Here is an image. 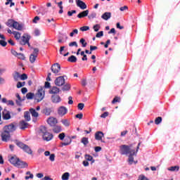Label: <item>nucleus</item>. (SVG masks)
<instances>
[{
	"label": "nucleus",
	"instance_id": "nucleus-1",
	"mask_svg": "<svg viewBox=\"0 0 180 180\" xmlns=\"http://www.w3.org/2000/svg\"><path fill=\"white\" fill-rule=\"evenodd\" d=\"M140 144H141V143H139L138 146L136 147V149L133 148L132 145H122L120 147V154H122V155H128V162L130 165L134 163L137 164V162L134 161V157H136V155H137V152L139 151V148H140Z\"/></svg>",
	"mask_w": 180,
	"mask_h": 180
},
{
	"label": "nucleus",
	"instance_id": "nucleus-2",
	"mask_svg": "<svg viewBox=\"0 0 180 180\" xmlns=\"http://www.w3.org/2000/svg\"><path fill=\"white\" fill-rule=\"evenodd\" d=\"M39 134L42 136L44 141H51V140H53V135L47 131L45 127H40Z\"/></svg>",
	"mask_w": 180,
	"mask_h": 180
},
{
	"label": "nucleus",
	"instance_id": "nucleus-3",
	"mask_svg": "<svg viewBox=\"0 0 180 180\" xmlns=\"http://www.w3.org/2000/svg\"><path fill=\"white\" fill-rule=\"evenodd\" d=\"M15 144L18 146V147L23 150L25 153H27V154H33V152L32 151V149H30V147H29V146L18 141H15Z\"/></svg>",
	"mask_w": 180,
	"mask_h": 180
},
{
	"label": "nucleus",
	"instance_id": "nucleus-4",
	"mask_svg": "<svg viewBox=\"0 0 180 180\" xmlns=\"http://www.w3.org/2000/svg\"><path fill=\"white\" fill-rule=\"evenodd\" d=\"M30 39H32V37H30L29 34H24L21 37L20 44H21V46H26V44H27V46L30 47V43H29Z\"/></svg>",
	"mask_w": 180,
	"mask_h": 180
},
{
	"label": "nucleus",
	"instance_id": "nucleus-5",
	"mask_svg": "<svg viewBox=\"0 0 180 180\" xmlns=\"http://www.w3.org/2000/svg\"><path fill=\"white\" fill-rule=\"evenodd\" d=\"M44 88L41 87L38 89L37 94L35 95V99L37 101V102H41L43 99H44Z\"/></svg>",
	"mask_w": 180,
	"mask_h": 180
},
{
	"label": "nucleus",
	"instance_id": "nucleus-6",
	"mask_svg": "<svg viewBox=\"0 0 180 180\" xmlns=\"http://www.w3.org/2000/svg\"><path fill=\"white\" fill-rule=\"evenodd\" d=\"M54 84L56 86H63L65 84V79L63 76H59L55 79Z\"/></svg>",
	"mask_w": 180,
	"mask_h": 180
},
{
	"label": "nucleus",
	"instance_id": "nucleus-7",
	"mask_svg": "<svg viewBox=\"0 0 180 180\" xmlns=\"http://www.w3.org/2000/svg\"><path fill=\"white\" fill-rule=\"evenodd\" d=\"M51 70L53 74L57 75L60 71H61V66L58 63H54L51 68Z\"/></svg>",
	"mask_w": 180,
	"mask_h": 180
},
{
	"label": "nucleus",
	"instance_id": "nucleus-8",
	"mask_svg": "<svg viewBox=\"0 0 180 180\" xmlns=\"http://www.w3.org/2000/svg\"><path fill=\"white\" fill-rule=\"evenodd\" d=\"M1 137L2 141H5V142L9 141V139H11V134L4 130V131L1 134Z\"/></svg>",
	"mask_w": 180,
	"mask_h": 180
},
{
	"label": "nucleus",
	"instance_id": "nucleus-9",
	"mask_svg": "<svg viewBox=\"0 0 180 180\" xmlns=\"http://www.w3.org/2000/svg\"><path fill=\"white\" fill-rule=\"evenodd\" d=\"M4 131H7L8 133L11 134L12 131H15L16 130V128L15 127V125L13 124H11L9 125L5 126L4 128Z\"/></svg>",
	"mask_w": 180,
	"mask_h": 180
},
{
	"label": "nucleus",
	"instance_id": "nucleus-10",
	"mask_svg": "<svg viewBox=\"0 0 180 180\" xmlns=\"http://www.w3.org/2000/svg\"><path fill=\"white\" fill-rule=\"evenodd\" d=\"M13 29H15V30H20L22 31L23 29H25V26L23 24H20L17 21H14V23L13 24Z\"/></svg>",
	"mask_w": 180,
	"mask_h": 180
},
{
	"label": "nucleus",
	"instance_id": "nucleus-11",
	"mask_svg": "<svg viewBox=\"0 0 180 180\" xmlns=\"http://www.w3.org/2000/svg\"><path fill=\"white\" fill-rule=\"evenodd\" d=\"M47 123L48 124H50L51 126L53 127V126H56L57 123H58V121L57 120V118L53 117H50L47 120Z\"/></svg>",
	"mask_w": 180,
	"mask_h": 180
},
{
	"label": "nucleus",
	"instance_id": "nucleus-12",
	"mask_svg": "<svg viewBox=\"0 0 180 180\" xmlns=\"http://www.w3.org/2000/svg\"><path fill=\"white\" fill-rule=\"evenodd\" d=\"M17 168H27L29 167V165L26 162H23L19 159L16 166Z\"/></svg>",
	"mask_w": 180,
	"mask_h": 180
},
{
	"label": "nucleus",
	"instance_id": "nucleus-13",
	"mask_svg": "<svg viewBox=\"0 0 180 180\" xmlns=\"http://www.w3.org/2000/svg\"><path fill=\"white\" fill-rule=\"evenodd\" d=\"M67 112H68V110L64 106L60 107L58 110V113L60 115V116H64L67 115Z\"/></svg>",
	"mask_w": 180,
	"mask_h": 180
},
{
	"label": "nucleus",
	"instance_id": "nucleus-14",
	"mask_svg": "<svg viewBox=\"0 0 180 180\" xmlns=\"http://www.w3.org/2000/svg\"><path fill=\"white\" fill-rule=\"evenodd\" d=\"M76 4L78 8H80V9H86L87 6L85 2L81 1V0H76Z\"/></svg>",
	"mask_w": 180,
	"mask_h": 180
},
{
	"label": "nucleus",
	"instance_id": "nucleus-15",
	"mask_svg": "<svg viewBox=\"0 0 180 180\" xmlns=\"http://www.w3.org/2000/svg\"><path fill=\"white\" fill-rule=\"evenodd\" d=\"M2 117L4 120H9V119H11V112L7 110H4Z\"/></svg>",
	"mask_w": 180,
	"mask_h": 180
},
{
	"label": "nucleus",
	"instance_id": "nucleus-16",
	"mask_svg": "<svg viewBox=\"0 0 180 180\" xmlns=\"http://www.w3.org/2000/svg\"><path fill=\"white\" fill-rule=\"evenodd\" d=\"M19 158L16 156H12L8 161L11 162V164H12L13 165H14V167H16V165H18V162H19Z\"/></svg>",
	"mask_w": 180,
	"mask_h": 180
},
{
	"label": "nucleus",
	"instance_id": "nucleus-17",
	"mask_svg": "<svg viewBox=\"0 0 180 180\" xmlns=\"http://www.w3.org/2000/svg\"><path fill=\"white\" fill-rule=\"evenodd\" d=\"M112 18V13L110 12H105L101 15V18H103V20H109Z\"/></svg>",
	"mask_w": 180,
	"mask_h": 180
},
{
	"label": "nucleus",
	"instance_id": "nucleus-18",
	"mask_svg": "<svg viewBox=\"0 0 180 180\" xmlns=\"http://www.w3.org/2000/svg\"><path fill=\"white\" fill-rule=\"evenodd\" d=\"M51 101L53 103H59L61 102V98L58 95H53L51 96Z\"/></svg>",
	"mask_w": 180,
	"mask_h": 180
},
{
	"label": "nucleus",
	"instance_id": "nucleus-19",
	"mask_svg": "<svg viewBox=\"0 0 180 180\" xmlns=\"http://www.w3.org/2000/svg\"><path fill=\"white\" fill-rule=\"evenodd\" d=\"M89 13V11L86 10L79 13L77 15V18H79V19H82V18H85L86 16H88Z\"/></svg>",
	"mask_w": 180,
	"mask_h": 180
},
{
	"label": "nucleus",
	"instance_id": "nucleus-20",
	"mask_svg": "<svg viewBox=\"0 0 180 180\" xmlns=\"http://www.w3.org/2000/svg\"><path fill=\"white\" fill-rule=\"evenodd\" d=\"M105 134L102 131H97L95 134L96 140L102 141V137H103Z\"/></svg>",
	"mask_w": 180,
	"mask_h": 180
},
{
	"label": "nucleus",
	"instance_id": "nucleus-21",
	"mask_svg": "<svg viewBox=\"0 0 180 180\" xmlns=\"http://www.w3.org/2000/svg\"><path fill=\"white\" fill-rule=\"evenodd\" d=\"M15 97L17 98V100L15 101V102L18 106H22V102L23 100H22V98L20 97L19 94H16Z\"/></svg>",
	"mask_w": 180,
	"mask_h": 180
},
{
	"label": "nucleus",
	"instance_id": "nucleus-22",
	"mask_svg": "<svg viewBox=\"0 0 180 180\" xmlns=\"http://www.w3.org/2000/svg\"><path fill=\"white\" fill-rule=\"evenodd\" d=\"M60 92V89L57 86H53L50 91H49V94H58Z\"/></svg>",
	"mask_w": 180,
	"mask_h": 180
},
{
	"label": "nucleus",
	"instance_id": "nucleus-23",
	"mask_svg": "<svg viewBox=\"0 0 180 180\" xmlns=\"http://www.w3.org/2000/svg\"><path fill=\"white\" fill-rule=\"evenodd\" d=\"M30 112L32 116V117H39V112L34 108L30 109Z\"/></svg>",
	"mask_w": 180,
	"mask_h": 180
},
{
	"label": "nucleus",
	"instance_id": "nucleus-24",
	"mask_svg": "<svg viewBox=\"0 0 180 180\" xmlns=\"http://www.w3.org/2000/svg\"><path fill=\"white\" fill-rule=\"evenodd\" d=\"M29 126V124L26 122L25 121H21L20 122V129L22 130H24V129H26Z\"/></svg>",
	"mask_w": 180,
	"mask_h": 180
},
{
	"label": "nucleus",
	"instance_id": "nucleus-25",
	"mask_svg": "<svg viewBox=\"0 0 180 180\" xmlns=\"http://www.w3.org/2000/svg\"><path fill=\"white\" fill-rule=\"evenodd\" d=\"M13 34L14 35L15 40H20V37L22 36V34H20V32L13 31Z\"/></svg>",
	"mask_w": 180,
	"mask_h": 180
},
{
	"label": "nucleus",
	"instance_id": "nucleus-26",
	"mask_svg": "<svg viewBox=\"0 0 180 180\" xmlns=\"http://www.w3.org/2000/svg\"><path fill=\"white\" fill-rule=\"evenodd\" d=\"M43 113L46 115V116H50V115H51V108H44L43 110Z\"/></svg>",
	"mask_w": 180,
	"mask_h": 180
},
{
	"label": "nucleus",
	"instance_id": "nucleus-27",
	"mask_svg": "<svg viewBox=\"0 0 180 180\" xmlns=\"http://www.w3.org/2000/svg\"><path fill=\"white\" fill-rule=\"evenodd\" d=\"M61 123H62V124H63V126H65V127H70V120H65V119L62 120Z\"/></svg>",
	"mask_w": 180,
	"mask_h": 180
},
{
	"label": "nucleus",
	"instance_id": "nucleus-28",
	"mask_svg": "<svg viewBox=\"0 0 180 180\" xmlns=\"http://www.w3.org/2000/svg\"><path fill=\"white\" fill-rule=\"evenodd\" d=\"M53 131L54 133H60L61 131V127L58 126V125H55L53 126Z\"/></svg>",
	"mask_w": 180,
	"mask_h": 180
},
{
	"label": "nucleus",
	"instance_id": "nucleus-29",
	"mask_svg": "<svg viewBox=\"0 0 180 180\" xmlns=\"http://www.w3.org/2000/svg\"><path fill=\"white\" fill-rule=\"evenodd\" d=\"M36 58H37V55H34L33 53H32L30 56V61L32 64H33V63H34V61H36Z\"/></svg>",
	"mask_w": 180,
	"mask_h": 180
},
{
	"label": "nucleus",
	"instance_id": "nucleus-30",
	"mask_svg": "<svg viewBox=\"0 0 180 180\" xmlns=\"http://www.w3.org/2000/svg\"><path fill=\"white\" fill-rule=\"evenodd\" d=\"M15 22V20H12V19H10L8 20L6 25V26H8V27H13V23Z\"/></svg>",
	"mask_w": 180,
	"mask_h": 180
},
{
	"label": "nucleus",
	"instance_id": "nucleus-31",
	"mask_svg": "<svg viewBox=\"0 0 180 180\" xmlns=\"http://www.w3.org/2000/svg\"><path fill=\"white\" fill-rule=\"evenodd\" d=\"M72 140H71V138H68V139H65V142L62 143V146H70L71 144Z\"/></svg>",
	"mask_w": 180,
	"mask_h": 180
},
{
	"label": "nucleus",
	"instance_id": "nucleus-32",
	"mask_svg": "<svg viewBox=\"0 0 180 180\" xmlns=\"http://www.w3.org/2000/svg\"><path fill=\"white\" fill-rule=\"evenodd\" d=\"M81 143H82L84 146H88V144H89V141L88 140V138L83 137L81 140Z\"/></svg>",
	"mask_w": 180,
	"mask_h": 180
},
{
	"label": "nucleus",
	"instance_id": "nucleus-33",
	"mask_svg": "<svg viewBox=\"0 0 180 180\" xmlns=\"http://www.w3.org/2000/svg\"><path fill=\"white\" fill-rule=\"evenodd\" d=\"M68 61H69L70 63H77V57H75V56H71L68 58Z\"/></svg>",
	"mask_w": 180,
	"mask_h": 180
},
{
	"label": "nucleus",
	"instance_id": "nucleus-34",
	"mask_svg": "<svg viewBox=\"0 0 180 180\" xmlns=\"http://www.w3.org/2000/svg\"><path fill=\"white\" fill-rule=\"evenodd\" d=\"M70 179V173L65 172L62 175V180H68Z\"/></svg>",
	"mask_w": 180,
	"mask_h": 180
},
{
	"label": "nucleus",
	"instance_id": "nucleus-35",
	"mask_svg": "<svg viewBox=\"0 0 180 180\" xmlns=\"http://www.w3.org/2000/svg\"><path fill=\"white\" fill-rule=\"evenodd\" d=\"M13 78L15 81H19V78H20V73L15 72L13 74Z\"/></svg>",
	"mask_w": 180,
	"mask_h": 180
},
{
	"label": "nucleus",
	"instance_id": "nucleus-36",
	"mask_svg": "<svg viewBox=\"0 0 180 180\" xmlns=\"http://www.w3.org/2000/svg\"><path fill=\"white\" fill-rule=\"evenodd\" d=\"M85 160H86V161H91L92 163L95 162V160H93L94 158L90 155H85Z\"/></svg>",
	"mask_w": 180,
	"mask_h": 180
},
{
	"label": "nucleus",
	"instance_id": "nucleus-37",
	"mask_svg": "<svg viewBox=\"0 0 180 180\" xmlns=\"http://www.w3.org/2000/svg\"><path fill=\"white\" fill-rule=\"evenodd\" d=\"M70 89H71V85L69 84H65L62 88V91H70Z\"/></svg>",
	"mask_w": 180,
	"mask_h": 180
},
{
	"label": "nucleus",
	"instance_id": "nucleus-38",
	"mask_svg": "<svg viewBox=\"0 0 180 180\" xmlns=\"http://www.w3.org/2000/svg\"><path fill=\"white\" fill-rule=\"evenodd\" d=\"M24 117L27 122H30V113L29 112H25L24 113Z\"/></svg>",
	"mask_w": 180,
	"mask_h": 180
},
{
	"label": "nucleus",
	"instance_id": "nucleus-39",
	"mask_svg": "<svg viewBox=\"0 0 180 180\" xmlns=\"http://www.w3.org/2000/svg\"><path fill=\"white\" fill-rule=\"evenodd\" d=\"M169 171L175 172V171H179V166H173L168 169Z\"/></svg>",
	"mask_w": 180,
	"mask_h": 180
},
{
	"label": "nucleus",
	"instance_id": "nucleus-40",
	"mask_svg": "<svg viewBox=\"0 0 180 180\" xmlns=\"http://www.w3.org/2000/svg\"><path fill=\"white\" fill-rule=\"evenodd\" d=\"M26 175H30V176H27L25 177L26 180H27V179H33V176H34L33 174H32L30 172H26Z\"/></svg>",
	"mask_w": 180,
	"mask_h": 180
},
{
	"label": "nucleus",
	"instance_id": "nucleus-41",
	"mask_svg": "<svg viewBox=\"0 0 180 180\" xmlns=\"http://www.w3.org/2000/svg\"><path fill=\"white\" fill-rule=\"evenodd\" d=\"M89 19L92 20L96 18V13L93 12L88 15Z\"/></svg>",
	"mask_w": 180,
	"mask_h": 180
},
{
	"label": "nucleus",
	"instance_id": "nucleus-42",
	"mask_svg": "<svg viewBox=\"0 0 180 180\" xmlns=\"http://www.w3.org/2000/svg\"><path fill=\"white\" fill-rule=\"evenodd\" d=\"M93 29L94 30V32H99V29H101V25L97 24L94 25Z\"/></svg>",
	"mask_w": 180,
	"mask_h": 180
},
{
	"label": "nucleus",
	"instance_id": "nucleus-43",
	"mask_svg": "<svg viewBox=\"0 0 180 180\" xmlns=\"http://www.w3.org/2000/svg\"><path fill=\"white\" fill-rule=\"evenodd\" d=\"M75 34H78V30L77 29L73 30L72 32L70 33V36L71 37H74Z\"/></svg>",
	"mask_w": 180,
	"mask_h": 180
},
{
	"label": "nucleus",
	"instance_id": "nucleus-44",
	"mask_svg": "<svg viewBox=\"0 0 180 180\" xmlns=\"http://www.w3.org/2000/svg\"><path fill=\"white\" fill-rule=\"evenodd\" d=\"M162 122V118L161 117H158L155 120V124H160Z\"/></svg>",
	"mask_w": 180,
	"mask_h": 180
},
{
	"label": "nucleus",
	"instance_id": "nucleus-45",
	"mask_svg": "<svg viewBox=\"0 0 180 180\" xmlns=\"http://www.w3.org/2000/svg\"><path fill=\"white\" fill-rule=\"evenodd\" d=\"M17 58H19V60H25L26 58L23 53H18Z\"/></svg>",
	"mask_w": 180,
	"mask_h": 180
},
{
	"label": "nucleus",
	"instance_id": "nucleus-46",
	"mask_svg": "<svg viewBox=\"0 0 180 180\" xmlns=\"http://www.w3.org/2000/svg\"><path fill=\"white\" fill-rule=\"evenodd\" d=\"M79 30H81V32H87V30H89V26H83L79 28Z\"/></svg>",
	"mask_w": 180,
	"mask_h": 180
},
{
	"label": "nucleus",
	"instance_id": "nucleus-47",
	"mask_svg": "<svg viewBox=\"0 0 180 180\" xmlns=\"http://www.w3.org/2000/svg\"><path fill=\"white\" fill-rule=\"evenodd\" d=\"M58 139L61 141L64 140L65 139V133L62 132L58 135Z\"/></svg>",
	"mask_w": 180,
	"mask_h": 180
},
{
	"label": "nucleus",
	"instance_id": "nucleus-48",
	"mask_svg": "<svg viewBox=\"0 0 180 180\" xmlns=\"http://www.w3.org/2000/svg\"><path fill=\"white\" fill-rule=\"evenodd\" d=\"M20 79L22 81H25V79H27V75L26 74H22V75H20Z\"/></svg>",
	"mask_w": 180,
	"mask_h": 180
},
{
	"label": "nucleus",
	"instance_id": "nucleus-49",
	"mask_svg": "<svg viewBox=\"0 0 180 180\" xmlns=\"http://www.w3.org/2000/svg\"><path fill=\"white\" fill-rule=\"evenodd\" d=\"M69 46L70 47H78V44L77 43V41H72L69 43Z\"/></svg>",
	"mask_w": 180,
	"mask_h": 180
},
{
	"label": "nucleus",
	"instance_id": "nucleus-50",
	"mask_svg": "<svg viewBox=\"0 0 180 180\" xmlns=\"http://www.w3.org/2000/svg\"><path fill=\"white\" fill-rule=\"evenodd\" d=\"M79 43H81V44H82V47H86L87 43L85 41V40L84 39H81L79 40Z\"/></svg>",
	"mask_w": 180,
	"mask_h": 180
},
{
	"label": "nucleus",
	"instance_id": "nucleus-51",
	"mask_svg": "<svg viewBox=\"0 0 180 180\" xmlns=\"http://www.w3.org/2000/svg\"><path fill=\"white\" fill-rule=\"evenodd\" d=\"M8 106H15V102H13V101L12 100H9L7 101V104Z\"/></svg>",
	"mask_w": 180,
	"mask_h": 180
},
{
	"label": "nucleus",
	"instance_id": "nucleus-52",
	"mask_svg": "<svg viewBox=\"0 0 180 180\" xmlns=\"http://www.w3.org/2000/svg\"><path fill=\"white\" fill-rule=\"evenodd\" d=\"M27 99H33V96H34V94L32 93H28L26 95Z\"/></svg>",
	"mask_w": 180,
	"mask_h": 180
},
{
	"label": "nucleus",
	"instance_id": "nucleus-53",
	"mask_svg": "<svg viewBox=\"0 0 180 180\" xmlns=\"http://www.w3.org/2000/svg\"><path fill=\"white\" fill-rule=\"evenodd\" d=\"M84 106H85V104L80 103L78 104L77 108L79 110H82V109H84Z\"/></svg>",
	"mask_w": 180,
	"mask_h": 180
},
{
	"label": "nucleus",
	"instance_id": "nucleus-54",
	"mask_svg": "<svg viewBox=\"0 0 180 180\" xmlns=\"http://www.w3.org/2000/svg\"><path fill=\"white\" fill-rule=\"evenodd\" d=\"M50 155V157H49L50 161H51L52 162H53V161H55V160H56V155H54V154H51V155Z\"/></svg>",
	"mask_w": 180,
	"mask_h": 180
},
{
	"label": "nucleus",
	"instance_id": "nucleus-55",
	"mask_svg": "<svg viewBox=\"0 0 180 180\" xmlns=\"http://www.w3.org/2000/svg\"><path fill=\"white\" fill-rule=\"evenodd\" d=\"M22 86H25V82H18L17 83V88H22Z\"/></svg>",
	"mask_w": 180,
	"mask_h": 180
},
{
	"label": "nucleus",
	"instance_id": "nucleus-56",
	"mask_svg": "<svg viewBox=\"0 0 180 180\" xmlns=\"http://www.w3.org/2000/svg\"><path fill=\"white\" fill-rule=\"evenodd\" d=\"M0 44L1 46H2V47H6V44H8V43H6L5 41V39H4V40H0Z\"/></svg>",
	"mask_w": 180,
	"mask_h": 180
},
{
	"label": "nucleus",
	"instance_id": "nucleus-57",
	"mask_svg": "<svg viewBox=\"0 0 180 180\" xmlns=\"http://www.w3.org/2000/svg\"><path fill=\"white\" fill-rule=\"evenodd\" d=\"M127 9H129V7H127V6H124L120 8V11L121 12H124V11H127Z\"/></svg>",
	"mask_w": 180,
	"mask_h": 180
},
{
	"label": "nucleus",
	"instance_id": "nucleus-58",
	"mask_svg": "<svg viewBox=\"0 0 180 180\" xmlns=\"http://www.w3.org/2000/svg\"><path fill=\"white\" fill-rule=\"evenodd\" d=\"M138 180H148V179H147L146 177V176L143 175V174H141L139 178H138Z\"/></svg>",
	"mask_w": 180,
	"mask_h": 180
},
{
	"label": "nucleus",
	"instance_id": "nucleus-59",
	"mask_svg": "<svg viewBox=\"0 0 180 180\" xmlns=\"http://www.w3.org/2000/svg\"><path fill=\"white\" fill-rule=\"evenodd\" d=\"M34 36H40V30L35 29L34 31Z\"/></svg>",
	"mask_w": 180,
	"mask_h": 180
},
{
	"label": "nucleus",
	"instance_id": "nucleus-60",
	"mask_svg": "<svg viewBox=\"0 0 180 180\" xmlns=\"http://www.w3.org/2000/svg\"><path fill=\"white\" fill-rule=\"evenodd\" d=\"M32 54L37 56L39 55V49L34 48Z\"/></svg>",
	"mask_w": 180,
	"mask_h": 180
},
{
	"label": "nucleus",
	"instance_id": "nucleus-61",
	"mask_svg": "<svg viewBox=\"0 0 180 180\" xmlns=\"http://www.w3.org/2000/svg\"><path fill=\"white\" fill-rule=\"evenodd\" d=\"M108 116H109V112H105L103 114L101 115V117L105 119V117H108Z\"/></svg>",
	"mask_w": 180,
	"mask_h": 180
},
{
	"label": "nucleus",
	"instance_id": "nucleus-62",
	"mask_svg": "<svg viewBox=\"0 0 180 180\" xmlns=\"http://www.w3.org/2000/svg\"><path fill=\"white\" fill-rule=\"evenodd\" d=\"M116 102H120V98L119 97H115L112 100V103H116Z\"/></svg>",
	"mask_w": 180,
	"mask_h": 180
},
{
	"label": "nucleus",
	"instance_id": "nucleus-63",
	"mask_svg": "<svg viewBox=\"0 0 180 180\" xmlns=\"http://www.w3.org/2000/svg\"><path fill=\"white\" fill-rule=\"evenodd\" d=\"M103 36V31H101L96 34V37H102Z\"/></svg>",
	"mask_w": 180,
	"mask_h": 180
},
{
	"label": "nucleus",
	"instance_id": "nucleus-64",
	"mask_svg": "<svg viewBox=\"0 0 180 180\" xmlns=\"http://www.w3.org/2000/svg\"><path fill=\"white\" fill-rule=\"evenodd\" d=\"M74 13H77V11L73 10V11H68V16H71L72 15H74Z\"/></svg>",
	"mask_w": 180,
	"mask_h": 180
}]
</instances>
